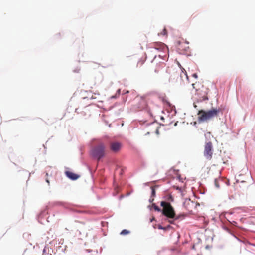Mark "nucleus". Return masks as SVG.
Returning a JSON list of instances; mask_svg holds the SVG:
<instances>
[{
	"label": "nucleus",
	"instance_id": "1",
	"mask_svg": "<svg viewBox=\"0 0 255 255\" xmlns=\"http://www.w3.org/2000/svg\"><path fill=\"white\" fill-rule=\"evenodd\" d=\"M220 111V108H212L207 111L200 110L198 113V120L200 122L207 121L215 117H217Z\"/></svg>",
	"mask_w": 255,
	"mask_h": 255
},
{
	"label": "nucleus",
	"instance_id": "2",
	"mask_svg": "<svg viewBox=\"0 0 255 255\" xmlns=\"http://www.w3.org/2000/svg\"><path fill=\"white\" fill-rule=\"evenodd\" d=\"M192 85L196 90L195 95L197 96L199 101H202L208 99V89L207 88L199 83H193Z\"/></svg>",
	"mask_w": 255,
	"mask_h": 255
},
{
	"label": "nucleus",
	"instance_id": "3",
	"mask_svg": "<svg viewBox=\"0 0 255 255\" xmlns=\"http://www.w3.org/2000/svg\"><path fill=\"white\" fill-rule=\"evenodd\" d=\"M161 206L163 207L162 213L164 215L169 218H173L175 217V213L173 208L169 203L162 201Z\"/></svg>",
	"mask_w": 255,
	"mask_h": 255
},
{
	"label": "nucleus",
	"instance_id": "4",
	"mask_svg": "<svg viewBox=\"0 0 255 255\" xmlns=\"http://www.w3.org/2000/svg\"><path fill=\"white\" fill-rule=\"evenodd\" d=\"M214 152L213 144L211 141L206 142L204 145L203 155L205 159L208 161L212 159Z\"/></svg>",
	"mask_w": 255,
	"mask_h": 255
},
{
	"label": "nucleus",
	"instance_id": "5",
	"mask_svg": "<svg viewBox=\"0 0 255 255\" xmlns=\"http://www.w3.org/2000/svg\"><path fill=\"white\" fill-rule=\"evenodd\" d=\"M105 149V145L103 143H100L93 149L92 154L94 157L97 158L99 160L104 156Z\"/></svg>",
	"mask_w": 255,
	"mask_h": 255
},
{
	"label": "nucleus",
	"instance_id": "6",
	"mask_svg": "<svg viewBox=\"0 0 255 255\" xmlns=\"http://www.w3.org/2000/svg\"><path fill=\"white\" fill-rule=\"evenodd\" d=\"M122 148V144L118 142H112L110 144V150L114 153L120 151Z\"/></svg>",
	"mask_w": 255,
	"mask_h": 255
},
{
	"label": "nucleus",
	"instance_id": "7",
	"mask_svg": "<svg viewBox=\"0 0 255 255\" xmlns=\"http://www.w3.org/2000/svg\"><path fill=\"white\" fill-rule=\"evenodd\" d=\"M147 131L145 134H149L150 133H154L158 132V126L155 123H152L149 124L147 126Z\"/></svg>",
	"mask_w": 255,
	"mask_h": 255
},
{
	"label": "nucleus",
	"instance_id": "8",
	"mask_svg": "<svg viewBox=\"0 0 255 255\" xmlns=\"http://www.w3.org/2000/svg\"><path fill=\"white\" fill-rule=\"evenodd\" d=\"M185 208L189 212L192 211V209L195 207V203L190 199H186L183 204Z\"/></svg>",
	"mask_w": 255,
	"mask_h": 255
},
{
	"label": "nucleus",
	"instance_id": "9",
	"mask_svg": "<svg viewBox=\"0 0 255 255\" xmlns=\"http://www.w3.org/2000/svg\"><path fill=\"white\" fill-rule=\"evenodd\" d=\"M155 49L158 50H164L167 49V47L165 44L161 42H157L154 44L153 45Z\"/></svg>",
	"mask_w": 255,
	"mask_h": 255
},
{
	"label": "nucleus",
	"instance_id": "10",
	"mask_svg": "<svg viewBox=\"0 0 255 255\" xmlns=\"http://www.w3.org/2000/svg\"><path fill=\"white\" fill-rule=\"evenodd\" d=\"M65 174L69 178L73 180H76L78 179L80 177L79 175L70 171H66L65 172Z\"/></svg>",
	"mask_w": 255,
	"mask_h": 255
},
{
	"label": "nucleus",
	"instance_id": "11",
	"mask_svg": "<svg viewBox=\"0 0 255 255\" xmlns=\"http://www.w3.org/2000/svg\"><path fill=\"white\" fill-rule=\"evenodd\" d=\"M165 66V63L163 62H160L157 64L156 68H155V72L158 73L161 69L164 67Z\"/></svg>",
	"mask_w": 255,
	"mask_h": 255
},
{
	"label": "nucleus",
	"instance_id": "12",
	"mask_svg": "<svg viewBox=\"0 0 255 255\" xmlns=\"http://www.w3.org/2000/svg\"><path fill=\"white\" fill-rule=\"evenodd\" d=\"M181 73L180 74V77L182 80H184L183 78H185L187 80H188V77L187 76V74L186 71L183 68H181Z\"/></svg>",
	"mask_w": 255,
	"mask_h": 255
},
{
	"label": "nucleus",
	"instance_id": "13",
	"mask_svg": "<svg viewBox=\"0 0 255 255\" xmlns=\"http://www.w3.org/2000/svg\"><path fill=\"white\" fill-rule=\"evenodd\" d=\"M129 233V231L127 230L126 229H124L122 231V232H121L120 234H121V235H125L128 234Z\"/></svg>",
	"mask_w": 255,
	"mask_h": 255
},
{
	"label": "nucleus",
	"instance_id": "14",
	"mask_svg": "<svg viewBox=\"0 0 255 255\" xmlns=\"http://www.w3.org/2000/svg\"><path fill=\"white\" fill-rule=\"evenodd\" d=\"M184 218V214H181L178 215L177 216H176L175 219H183Z\"/></svg>",
	"mask_w": 255,
	"mask_h": 255
},
{
	"label": "nucleus",
	"instance_id": "15",
	"mask_svg": "<svg viewBox=\"0 0 255 255\" xmlns=\"http://www.w3.org/2000/svg\"><path fill=\"white\" fill-rule=\"evenodd\" d=\"M214 184H215V186L217 188H219L220 185H219V182H218V180L217 179H215V180H214Z\"/></svg>",
	"mask_w": 255,
	"mask_h": 255
},
{
	"label": "nucleus",
	"instance_id": "16",
	"mask_svg": "<svg viewBox=\"0 0 255 255\" xmlns=\"http://www.w3.org/2000/svg\"><path fill=\"white\" fill-rule=\"evenodd\" d=\"M159 34L163 35H167V31L166 28H164L163 29L162 32H161Z\"/></svg>",
	"mask_w": 255,
	"mask_h": 255
},
{
	"label": "nucleus",
	"instance_id": "17",
	"mask_svg": "<svg viewBox=\"0 0 255 255\" xmlns=\"http://www.w3.org/2000/svg\"><path fill=\"white\" fill-rule=\"evenodd\" d=\"M144 62V60L139 61L137 63V67H138V66H142Z\"/></svg>",
	"mask_w": 255,
	"mask_h": 255
},
{
	"label": "nucleus",
	"instance_id": "18",
	"mask_svg": "<svg viewBox=\"0 0 255 255\" xmlns=\"http://www.w3.org/2000/svg\"><path fill=\"white\" fill-rule=\"evenodd\" d=\"M182 44L180 42H178V49L179 50H181V48L182 47Z\"/></svg>",
	"mask_w": 255,
	"mask_h": 255
},
{
	"label": "nucleus",
	"instance_id": "19",
	"mask_svg": "<svg viewBox=\"0 0 255 255\" xmlns=\"http://www.w3.org/2000/svg\"><path fill=\"white\" fill-rule=\"evenodd\" d=\"M154 208L156 211H160V209L157 206L155 205Z\"/></svg>",
	"mask_w": 255,
	"mask_h": 255
},
{
	"label": "nucleus",
	"instance_id": "20",
	"mask_svg": "<svg viewBox=\"0 0 255 255\" xmlns=\"http://www.w3.org/2000/svg\"><path fill=\"white\" fill-rule=\"evenodd\" d=\"M155 189H154L153 187H152V195L153 196H154V195H155Z\"/></svg>",
	"mask_w": 255,
	"mask_h": 255
},
{
	"label": "nucleus",
	"instance_id": "21",
	"mask_svg": "<svg viewBox=\"0 0 255 255\" xmlns=\"http://www.w3.org/2000/svg\"><path fill=\"white\" fill-rule=\"evenodd\" d=\"M192 76L195 78L197 79L198 78V75L196 73H194L192 75Z\"/></svg>",
	"mask_w": 255,
	"mask_h": 255
},
{
	"label": "nucleus",
	"instance_id": "22",
	"mask_svg": "<svg viewBox=\"0 0 255 255\" xmlns=\"http://www.w3.org/2000/svg\"><path fill=\"white\" fill-rule=\"evenodd\" d=\"M175 187H176V189L179 190L180 191L181 190V187H179L178 186H176Z\"/></svg>",
	"mask_w": 255,
	"mask_h": 255
},
{
	"label": "nucleus",
	"instance_id": "23",
	"mask_svg": "<svg viewBox=\"0 0 255 255\" xmlns=\"http://www.w3.org/2000/svg\"><path fill=\"white\" fill-rule=\"evenodd\" d=\"M178 179H179V180L180 181H181L182 182H183V180H182V179H183L181 178V177H180V176H179V177H178Z\"/></svg>",
	"mask_w": 255,
	"mask_h": 255
},
{
	"label": "nucleus",
	"instance_id": "24",
	"mask_svg": "<svg viewBox=\"0 0 255 255\" xmlns=\"http://www.w3.org/2000/svg\"><path fill=\"white\" fill-rule=\"evenodd\" d=\"M46 180V182H47V183L48 184H49V180L47 178Z\"/></svg>",
	"mask_w": 255,
	"mask_h": 255
},
{
	"label": "nucleus",
	"instance_id": "25",
	"mask_svg": "<svg viewBox=\"0 0 255 255\" xmlns=\"http://www.w3.org/2000/svg\"><path fill=\"white\" fill-rule=\"evenodd\" d=\"M118 92L119 93H120V89H119V90H118Z\"/></svg>",
	"mask_w": 255,
	"mask_h": 255
},
{
	"label": "nucleus",
	"instance_id": "26",
	"mask_svg": "<svg viewBox=\"0 0 255 255\" xmlns=\"http://www.w3.org/2000/svg\"><path fill=\"white\" fill-rule=\"evenodd\" d=\"M128 92H129V91H127L125 93H128Z\"/></svg>",
	"mask_w": 255,
	"mask_h": 255
},
{
	"label": "nucleus",
	"instance_id": "27",
	"mask_svg": "<svg viewBox=\"0 0 255 255\" xmlns=\"http://www.w3.org/2000/svg\"><path fill=\"white\" fill-rule=\"evenodd\" d=\"M142 101L143 102H145L144 101V99H142Z\"/></svg>",
	"mask_w": 255,
	"mask_h": 255
}]
</instances>
